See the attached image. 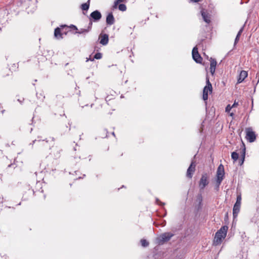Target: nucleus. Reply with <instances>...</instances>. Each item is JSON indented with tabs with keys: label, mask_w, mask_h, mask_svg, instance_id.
Returning a JSON list of instances; mask_svg holds the SVG:
<instances>
[{
	"label": "nucleus",
	"mask_w": 259,
	"mask_h": 259,
	"mask_svg": "<svg viewBox=\"0 0 259 259\" xmlns=\"http://www.w3.org/2000/svg\"><path fill=\"white\" fill-rule=\"evenodd\" d=\"M201 13L203 20L207 23H209L210 22V15L208 13L205 12L204 9L201 10Z\"/></svg>",
	"instance_id": "obj_11"
},
{
	"label": "nucleus",
	"mask_w": 259,
	"mask_h": 259,
	"mask_svg": "<svg viewBox=\"0 0 259 259\" xmlns=\"http://www.w3.org/2000/svg\"><path fill=\"white\" fill-rule=\"evenodd\" d=\"M210 62V71L211 74L213 75L215 72V68L217 66V61L215 59L210 58L209 60Z\"/></svg>",
	"instance_id": "obj_9"
},
{
	"label": "nucleus",
	"mask_w": 259,
	"mask_h": 259,
	"mask_svg": "<svg viewBox=\"0 0 259 259\" xmlns=\"http://www.w3.org/2000/svg\"><path fill=\"white\" fill-rule=\"evenodd\" d=\"M248 73L247 71L242 70L240 72V74L238 76L237 83H240L242 82L245 78L247 76Z\"/></svg>",
	"instance_id": "obj_10"
},
{
	"label": "nucleus",
	"mask_w": 259,
	"mask_h": 259,
	"mask_svg": "<svg viewBox=\"0 0 259 259\" xmlns=\"http://www.w3.org/2000/svg\"><path fill=\"white\" fill-rule=\"evenodd\" d=\"M228 227L227 226L222 227L215 233L213 240V244L215 245L220 244L227 235Z\"/></svg>",
	"instance_id": "obj_1"
},
{
	"label": "nucleus",
	"mask_w": 259,
	"mask_h": 259,
	"mask_svg": "<svg viewBox=\"0 0 259 259\" xmlns=\"http://www.w3.org/2000/svg\"><path fill=\"white\" fill-rule=\"evenodd\" d=\"M246 132V139L249 142H253L256 139V135L255 133L252 131L251 128H247L245 130Z\"/></svg>",
	"instance_id": "obj_4"
},
{
	"label": "nucleus",
	"mask_w": 259,
	"mask_h": 259,
	"mask_svg": "<svg viewBox=\"0 0 259 259\" xmlns=\"http://www.w3.org/2000/svg\"><path fill=\"white\" fill-rule=\"evenodd\" d=\"M195 166L196 164L195 161H192L187 171V176L189 178H191L192 177L193 174L195 170Z\"/></svg>",
	"instance_id": "obj_7"
},
{
	"label": "nucleus",
	"mask_w": 259,
	"mask_h": 259,
	"mask_svg": "<svg viewBox=\"0 0 259 259\" xmlns=\"http://www.w3.org/2000/svg\"><path fill=\"white\" fill-rule=\"evenodd\" d=\"M208 184V182L207 180V176L206 174L202 175L200 182H199V187L200 189H203L205 188V187Z\"/></svg>",
	"instance_id": "obj_6"
},
{
	"label": "nucleus",
	"mask_w": 259,
	"mask_h": 259,
	"mask_svg": "<svg viewBox=\"0 0 259 259\" xmlns=\"http://www.w3.org/2000/svg\"><path fill=\"white\" fill-rule=\"evenodd\" d=\"M102 54L100 53H98L95 54L94 58H93V59H91V58L88 59L87 58V61H88L89 60L93 61H94V59H100L102 58Z\"/></svg>",
	"instance_id": "obj_18"
},
{
	"label": "nucleus",
	"mask_w": 259,
	"mask_h": 259,
	"mask_svg": "<svg viewBox=\"0 0 259 259\" xmlns=\"http://www.w3.org/2000/svg\"><path fill=\"white\" fill-rule=\"evenodd\" d=\"M232 108V106H230V105H228L226 108V110H225L226 112L229 113Z\"/></svg>",
	"instance_id": "obj_25"
},
{
	"label": "nucleus",
	"mask_w": 259,
	"mask_h": 259,
	"mask_svg": "<svg viewBox=\"0 0 259 259\" xmlns=\"http://www.w3.org/2000/svg\"><path fill=\"white\" fill-rule=\"evenodd\" d=\"M241 194H239L237 195V200H236V202L235 203L236 204H238V205H241Z\"/></svg>",
	"instance_id": "obj_21"
},
{
	"label": "nucleus",
	"mask_w": 259,
	"mask_h": 259,
	"mask_svg": "<svg viewBox=\"0 0 259 259\" xmlns=\"http://www.w3.org/2000/svg\"><path fill=\"white\" fill-rule=\"evenodd\" d=\"M141 243L142 245L144 247L147 246L149 244L148 242L145 239H142L141 240Z\"/></svg>",
	"instance_id": "obj_24"
},
{
	"label": "nucleus",
	"mask_w": 259,
	"mask_h": 259,
	"mask_svg": "<svg viewBox=\"0 0 259 259\" xmlns=\"http://www.w3.org/2000/svg\"><path fill=\"white\" fill-rule=\"evenodd\" d=\"M206 84L204 87L203 91V99L204 101L207 100L208 94L211 93L212 91V85L207 76H206Z\"/></svg>",
	"instance_id": "obj_2"
},
{
	"label": "nucleus",
	"mask_w": 259,
	"mask_h": 259,
	"mask_svg": "<svg viewBox=\"0 0 259 259\" xmlns=\"http://www.w3.org/2000/svg\"><path fill=\"white\" fill-rule=\"evenodd\" d=\"M91 17L95 21L99 20L101 18V14L98 11H95L91 14Z\"/></svg>",
	"instance_id": "obj_12"
},
{
	"label": "nucleus",
	"mask_w": 259,
	"mask_h": 259,
	"mask_svg": "<svg viewBox=\"0 0 259 259\" xmlns=\"http://www.w3.org/2000/svg\"><path fill=\"white\" fill-rule=\"evenodd\" d=\"M108 42V35L104 34L101 36L100 43L103 45H106Z\"/></svg>",
	"instance_id": "obj_15"
},
{
	"label": "nucleus",
	"mask_w": 259,
	"mask_h": 259,
	"mask_svg": "<svg viewBox=\"0 0 259 259\" xmlns=\"http://www.w3.org/2000/svg\"><path fill=\"white\" fill-rule=\"evenodd\" d=\"M224 174L225 172L224 166L222 164H220L218 168L217 172V182L218 186H219L222 181H223L224 179Z\"/></svg>",
	"instance_id": "obj_3"
},
{
	"label": "nucleus",
	"mask_w": 259,
	"mask_h": 259,
	"mask_svg": "<svg viewBox=\"0 0 259 259\" xmlns=\"http://www.w3.org/2000/svg\"><path fill=\"white\" fill-rule=\"evenodd\" d=\"M191 2L197 3L201 1L202 0H190Z\"/></svg>",
	"instance_id": "obj_29"
},
{
	"label": "nucleus",
	"mask_w": 259,
	"mask_h": 259,
	"mask_svg": "<svg viewBox=\"0 0 259 259\" xmlns=\"http://www.w3.org/2000/svg\"><path fill=\"white\" fill-rule=\"evenodd\" d=\"M243 28L242 27L240 30L239 31V32H238V34L236 36V37L235 38V44H236L239 40V37H240V36L241 35L242 31H243Z\"/></svg>",
	"instance_id": "obj_19"
},
{
	"label": "nucleus",
	"mask_w": 259,
	"mask_h": 259,
	"mask_svg": "<svg viewBox=\"0 0 259 259\" xmlns=\"http://www.w3.org/2000/svg\"><path fill=\"white\" fill-rule=\"evenodd\" d=\"M234 115V114L233 112H231L230 113V116L231 117H233Z\"/></svg>",
	"instance_id": "obj_30"
},
{
	"label": "nucleus",
	"mask_w": 259,
	"mask_h": 259,
	"mask_svg": "<svg viewBox=\"0 0 259 259\" xmlns=\"http://www.w3.org/2000/svg\"><path fill=\"white\" fill-rule=\"evenodd\" d=\"M106 23L109 25H112L114 23V18L112 13L109 14L107 16Z\"/></svg>",
	"instance_id": "obj_14"
},
{
	"label": "nucleus",
	"mask_w": 259,
	"mask_h": 259,
	"mask_svg": "<svg viewBox=\"0 0 259 259\" xmlns=\"http://www.w3.org/2000/svg\"><path fill=\"white\" fill-rule=\"evenodd\" d=\"M54 35L55 37L58 39L62 38V33H61V30L59 27L55 29L54 32Z\"/></svg>",
	"instance_id": "obj_16"
},
{
	"label": "nucleus",
	"mask_w": 259,
	"mask_h": 259,
	"mask_svg": "<svg viewBox=\"0 0 259 259\" xmlns=\"http://www.w3.org/2000/svg\"><path fill=\"white\" fill-rule=\"evenodd\" d=\"M173 234L171 233H164L160 236L159 239L161 241L166 242L168 241L173 236Z\"/></svg>",
	"instance_id": "obj_8"
},
{
	"label": "nucleus",
	"mask_w": 259,
	"mask_h": 259,
	"mask_svg": "<svg viewBox=\"0 0 259 259\" xmlns=\"http://www.w3.org/2000/svg\"><path fill=\"white\" fill-rule=\"evenodd\" d=\"M90 1L89 0L88 2L84 3L81 5V8L82 10L87 11L90 7Z\"/></svg>",
	"instance_id": "obj_17"
},
{
	"label": "nucleus",
	"mask_w": 259,
	"mask_h": 259,
	"mask_svg": "<svg viewBox=\"0 0 259 259\" xmlns=\"http://www.w3.org/2000/svg\"><path fill=\"white\" fill-rule=\"evenodd\" d=\"M240 205L236 204H234L233 209V214L234 218H236L237 217L238 214L240 211Z\"/></svg>",
	"instance_id": "obj_13"
},
{
	"label": "nucleus",
	"mask_w": 259,
	"mask_h": 259,
	"mask_svg": "<svg viewBox=\"0 0 259 259\" xmlns=\"http://www.w3.org/2000/svg\"><path fill=\"white\" fill-rule=\"evenodd\" d=\"M118 9L120 10V11H125L126 9V6L124 5V4H119L118 5Z\"/></svg>",
	"instance_id": "obj_20"
},
{
	"label": "nucleus",
	"mask_w": 259,
	"mask_h": 259,
	"mask_svg": "<svg viewBox=\"0 0 259 259\" xmlns=\"http://www.w3.org/2000/svg\"><path fill=\"white\" fill-rule=\"evenodd\" d=\"M231 157L234 161H236L238 158V154L236 152H233L232 153Z\"/></svg>",
	"instance_id": "obj_22"
},
{
	"label": "nucleus",
	"mask_w": 259,
	"mask_h": 259,
	"mask_svg": "<svg viewBox=\"0 0 259 259\" xmlns=\"http://www.w3.org/2000/svg\"><path fill=\"white\" fill-rule=\"evenodd\" d=\"M192 57L195 61L198 63H201L202 61V58L199 55L198 49L196 47H195L192 50Z\"/></svg>",
	"instance_id": "obj_5"
},
{
	"label": "nucleus",
	"mask_w": 259,
	"mask_h": 259,
	"mask_svg": "<svg viewBox=\"0 0 259 259\" xmlns=\"http://www.w3.org/2000/svg\"><path fill=\"white\" fill-rule=\"evenodd\" d=\"M245 148L243 149V157H242V159L241 160V162L240 163V165H242L244 162V157H245Z\"/></svg>",
	"instance_id": "obj_27"
},
{
	"label": "nucleus",
	"mask_w": 259,
	"mask_h": 259,
	"mask_svg": "<svg viewBox=\"0 0 259 259\" xmlns=\"http://www.w3.org/2000/svg\"><path fill=\"white\" fill-rule=\"evenodd\" d=\"M126 0H116L115 2H114V8H116L118 5L121 3H122V2H125Z\"/></svg>",
	"instance_id": "obj_23"
},
{
	"label": "nucleus",
	"mask_w": 259,
	"mask_h": 259,
	"mask_svg": "<svg viewBox=\"0 0 259 259\" xmlns=\"http://www.w3.org/2000/svg\"><path fill=\"white\" fill-rule=\"evenodd\" d=\"M89 31V29H81L78 33H87Z\"/></svg>",
	"instance_id": "obj_26"
},
{
	"label": "nucleus",
	"mask_w": 259,
	"mask_h": 259,
	"mask_svg": "<svg viewBox=\"0 0 259 259\" xmlns=\"http://www.w3.org/2000/svg\"><path fill=\"white\" fill-rule=\"evenodd\" d=\"M238 105V102H236V101L234 102V104L232 105V108L237 107V106Z\"/></svg>",
	"instance_id": "obj_28"
}]
</instances>
